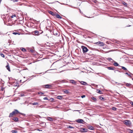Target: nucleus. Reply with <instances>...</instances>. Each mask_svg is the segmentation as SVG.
Instances as JSON below:
<instances>
[{
	"label": "nucleus",
	"instance_id": "6ab92c4d",
	"mask_svg": "<svg viewBox=\"0 0 133 133\" xmlns=\"http://www.w3.org/2000/svg\"><path fill=\"white\" fill-rule=\"evenodd\" d=\"M21 49L23 52H25L26 51V49L23 48H21Z\"/></svg>",
	"mask_w": 133,
	"mask_h": 133
},
{
	"label": "nucleus",
	"instance_id": "9b49d317",
	"mask_svg": "<svg viewBox=\"0 0 133 133\" xmlns=\"http://www.w3.org/2000/svg\"><path fill=\"white\" fill-rule=\"evenodd\" d=\"M70 83L74 84H75L76 83V82L75 81L73 80H70Z\"/></svg>",
	"mask_w": 133,
	"mask_h": 133
},
{
	"label": "nucleus",
	"instance_id": "7c9ffc66",
	"mask_svg": "<svg viewBox=\"0 0 133 133\" xmlns=\"http://www.w3.org/2000/svg\"><path fill=\"white\" fill-rule=\"evenodd\" d=\"M49 100L51 102L53 101L54 100V99L52 98H51Z\"/></svg>",
	"mask_w": 133,
	"mask_h": 133
},
{
	"label": "nucleus",
	"instance_id": "412c9836",
	"mask_svg": "<svg viewBox=\"0 0 133 133\" xmlns=\"http://www.w3.org/2000/svg\"><path fill=\"white\" fill-rule=\"evenodd\" d=\"M125 62L126 63L130 62V60L128 59H125Z\"/></svg>",
	"mask_w": 133,
	"mask_h": 133
},
{
	"label": "nucleus",
	"instance_id": "423d86ee",
	"mask_svg": "<svg viewBox=\"0 0 133 133\" xmlns=\"http://www.w3.org/2000/svg\"><path fill=\"white\" fill-rule=\"evenodd\" d=\"M88 130L87 129L84 128H82L81 129L80 131L82 132H86L88 131Z\"/></svg>",
	"mask_w": 133,
	"mask_h": 133
},
{
	"label": "nucleus",
	"instance_id": "ea45409f",
	"mask_svg": "<svg viewBox=\"0 0 133 133\" xmlns=\"http://www.w3.org/2000/svg\"><path fill=\"white\" fill-rule=\"evenodd\" d=\"M30 51L31 52H33V51H34V50H33L32 49H31L30 50Z\"/></svg>",
	"mask_w": 133,
	"mask_h": 133
},
{
	"label": "nucleus",
	"instance_id": "20e7f679",
	"mask_svg": "<svg viewBox=\"0 0 133 133\" xmlns=\"http://www.w3.org/2000/svg\"><path fill=\"white\" fill-rule=\"evenodd\" d=\"M124 123L127 126H129L130 125L131 123L130 121L128 120H125L124 122Z\"/></svg>",
	"mask_w": 133,
	"mask_h": 133
},
{
	"label": "nucleus",
	"instance_id": "dca6fc26",
	"mask_svg": "<svg viewBox=\"0 0 133 133\" xmlns=\"http://www.w3.org/2000/svg\"><path fill=\"white\" fill-rule=\"evenodd\" d=\"M81 83L82 84L84 85H86L87 84V83L86 82L83 81H82L81 82Z\"/></svg>",
	"mask_w": 133,
	"mask_h": 133
},
{
	"label": "nucleus",
	"instance_id": "a18cd8bd",
	"mask_svg": "<svg viewBox=\"0 0 133 133\" xmlns=\"http://www.w3.org/2000/svg\"><path fill=\"white\" fill-rule=\"evenodd\" d=\"M69 128H73V127H71L70 126H69Z\"/></svg>",
	"mask_w": 133,
	"mask_h": 133
},
{
	"label": "nucleus",
	"instance_id": "c03bdc74",
	"mask_svg": "<svg viewBox=\"0 0 133 133\" xmlns=\"http://www.w3.org/2000/svg\"><path fill=\"white\" fill-rule=\"evenodd\" d=\"M123 4L124 5H126L127 4L126 3H125V2H124L123 3Z\"/></svg>",
	"mask_w": 133,
	"mask_h": 133
},
{
	"label": "nucleus",
	"instance_id": "09e8293b",
	"mask_svg": "<svg viewBox=\"0 0 133 133\" xmlns=\"http://www.w3.org/2000/svg\"><path fill=\"white\" fill-rule=\"evenodd\" d=\"M21 81H22V80H21L20 81L21 82Z\"/></svg>",
	"mask_w": 133,
	"mask_h": 133
},
{
	"label": "nucleus",
	"instance_id": "e433bc0d",
	"mask_svg": "<svg viewBox=\"0 0 133 133\" xmlns=\"http://www.w3.org/2000/svg\"><path fill=\"white\" fill-rule=\"evenodd\" d=\"M129 132L130 133H133V131L131 130H129Z\"/></svg>",
	"mask_w": 133,
	"mask_h": 133
},
{
	"label": "nucleus",
	"instance_id": "f8f14e48",
	"mask_svg": "<svg viewBox=\"0 0 133 133\" xmlns=\"http://www.w3.org/2000/svg\"><path fill=\"white\" fill-rule=\"evenodd\" d=\"M6 69L8 70L9 71H10V69L9 66V64L8 63H7V65L6 66Z\"/></svg>",
	"mask_w": 133,
	"mask_h": 133
},
{
	"label": "nucleus",
	"instance_id": "393cba45",
	"mask_svg": "<svg viewBox=\"0 0 133 133\" xmlns=\"http://www.w3.org/2000/svg\"><path fill=\"white\" fill-rule=\"evenodd\" d=\"M99 44L101 45H104V43L103 42H99Z\"/></svg>",
	"mask_w": 133,
	"mask_h": 133
},
{
	"label": "nucleus",
	"instance_id": "a19ab883",
	"mask_svg": "<svg viewBox=\"0 0 133 133\" xmlns=\"http://www.w3.org/2000/svg\"><path fill=\"white\" fill-rule=\"evenodd\" d=\"M9 62H10L11 63H12L13 62V61H12L11 60H9Z\"/></svg>",
	"mask_w": 133,
	"mask_h": 133
},
{
	"label": "nucleus",
	"instance_id": "2eb2a0df",
	"mask_svg": "<svg viewBox=\"0 0 133 133\" xmlns=\"http://www.w3.org/2000/svg\"><path fill=\"white\" fill-rule=\"evenodd\" d=\"M63 97L61 96H58L57 97V98L59 99H61Z\"/></svg>",
	"mask_w": 133,
	"mask_h": 133
},
{
	"label": "nucleus",
	"instance_id": "b1692460",
	"mask_svg": "<svg viewBox=\"0 0 133 133\" xmlns=\"http://www.w3.org/2000/svg\"><path fill=\"white\" fill-rule=\"evenodd\" d=\"M11 132L13 133H16L17 131L16 130H11Z\"/></svg>",
	"mask_w": 133,
	"mask_h": 133
},
{
	"label": "nucleus",
	"instance_id": "7ed1b4c3",
	"mask_svg": "<svg viewBox=\"0 0 133 133\" xmlns=\"http://www.w3.org/2000/svg\"><path fill=\"white\" fill-rule=\"evenodd\" d=\"M52 87V86L51 85L47 84L44 85L43 87L45 88L51 89Z\"/></svg>",
	"mask_w": 133,
	"mask_h": 133
},
{
	"label": "nucleus",
	"instance_id": "6e6552de",
	"mask_svg": "<svg viewBox=\"0 0 133 133\" xmlns=\"http://www.w3.org/2000/svg\"><path fill=\"white\" fill-rule=\"evenodd\" d=\"M76 122L80 123H83L84 121L83 120L81 119H78L76 120Z\"/></svg>",
	"mask_w": 133,
	"mask_h": 133
},
{
	"label": "nucleus",
	"instance_id": "a211bd4d",
	"mask_svg": "<svg viewBox=\"0 0 133 133\" xmlns=\"http://www.w3.org/2000/svg\"><path fill=\"white\" fill-rule=\"evenodd\" d=\"M63 92L65 94H68L69 92L66 90H63Z\"/></svg>",
	"mask_w": 133,
	"mask_h": 133
},
{
	"label": "nucleus",
	"instance_id": "3c124183",
	"mask_svg": "<svg viewBox=\"0 0 133 133\" xmlns=\"http://www.w3.org/2000/svg\"><path fill=\"white\" fill-rule=\"evenodd\" d=\"M132 80H133V78H132Z\"/></svg>",
	"mask_w": 133,
	"mask_h": 133
},
{
	"label": "nucleus",
	"instance_id": "c9c22d12",
	"mask_svg": "<svg viewBox=\"0 0 133 133\" xmlns=\"http://www.w3.org/2000/svg\"><path fill=\"white\" fill-rule=\"evenodd\" d=\"M43 99L44 100H49V99L47 98V97H44L43 98Z\"/></svg>",
	"mask_w": 133,
	"mask_h": 133
},
{
	"label": "nucleus",
	"instance_id": "8fccbe9b",
	"mask_svg": "<svg viewBox=\"0 0 133 133\" xmlns=\"http://www.w3.org/2000/svg\"><path fill=\"white\" fill-rule=\"evenodd\" d=\"M41 57L39 58H41Z\"/></svg>",
	"mask_w": 133,
	"mask_h": 133
},
{
	"label": "nucleus",
	"instance_id": "1a4fd4ad",
	"mask_svg": "<svg viewBox=\"0 0 133 133\" xmlns=\"http://www.w3.org/2000/svg\"><path fill=\"white\" fill-rule=\"evenodd\" d=\"M54 16H56L57 18L61 19L62 18V17L58 14H55Z\"/></svg>",
	"mask_w": 133,
	"mask_h": 133
},
{
	"label": "nucleus",
	"instance_id": "4468645a",
	"mask_svg": "<svg viewBox=\"0 0 133 133\" xmlns=\"http://www.w3.org/2000/svg\"><path fill=\"white\" fill-rule=\"evenodd\" d=\"M48 12L51 15H52L53 16H55V13L54 12H52V11H48Z\"/></svg>",
	"mask_w": 133,
	"mask_h": 133
},
{
	"label": "nucleus",
	"instance_id": "de8ad7c7",
	"mask_svg": "<svg viewBox=\"0 0 133 133\" xmlns=\"http://www.w3.org/2000/svg\"><path fill=\"white\" fill-rule=\"evenodd\" d=\"M57 34H57V33H56L55 34V35H57Z\"/></svg>",
	"mask_w": 133,
	"mask_h": 133
},
{
	"label": "nucleus",
	"instance_id": "f257e3e1",
	"mask_svg": "<svg viewBox=\"0 0 133 133\" xmlns=\"http://www.w3.org/2000/svg\"><path fill=\"white\" fill-rule=\"evenodd\" d=\"M18 114H20L23 115V114L19 112L17 110L15 109L12 112L9 114V117L10 118L13 117L14 116H15Z\"/></svg>",
	"mask_w": 133,
	"mask_h": 133
},
{
	"label": "nucleus",
	"instance_id": "f704fd0d",
	"mask_svg": "<svg viewBox=\"0 0 133 133\" xmlns=\"http://www.w3.org/2000/svg\"><path fill=\"white\" fill-rule=\"evenodd\" d=\"M13 34H14L15 35H17V34H18V35H19V34L18 33H17V32H13Z\"/></svg>",
	"mask_w": 133,
	"mask_h": 133
},
{
	"label": "nucleus",
	"instance_id": "f3484780",
	"mask_svg": "<svg viewBox=\"0 0 133 133\" xmlns=\"http://www.w3.org/2000/svg\"><path fill=\"white\" fill-rule=\"evenodd\" d=\"M107 68L109 70H114V68L112 66L108 67Z\"/></svg>",
	"mask_w": 133,
	"mask_h": 133
},
{
	"label": "nucleus",
	"instance_id": "39448f33",
	"mask_svg": "<svg viewBox=\"0 0 133 133\" xmlns=\"http://www.w3.org/2000/svg\"><path fill=\"white\" fill-rule=\"evenodd\" d=\"M11 119L14 120L15 122H17L19 121L18 118L16 117H12Z\"/></svg>",
	"mask_w": 133,
	"mask_h": 133
},
{
	"label": "nucleus",
	"instance_id": "bb28decb",
	"mask_svg": "<svg viewBox=\"0 0 133 133\" xmlns=\"http://www.w3.org/2000/svg\"><path fill=\"white\" fill-rule=\"evenodd\" d=\"M121 67L122 68V69H123L124 70L126 71L127 70V69L125 67H124V66H121Z\"/></svg>",
	"mask_w": 133,
	"mask_h": 133
},
{
	"label": "nucleus",
	"instance_id": "f03ea898",
	"mask_svg": "<svg viewBox=\"0 0 133 133\" xmlns=\"http://www.w3.org/2000/svg\"><path fill=\"white\" fill-rule=\"evenodd\" d=\"M82 48L83 50V52L84 53L87 52L88 50L87 48L84 46H82Z\"/></svg>",
	"mask_w": 133,
	"mask_h": 133
},
{
	"label": "nucleus",
	"instance_id": "37998d69",
	"mask_svg": "<svg viewBox=\"0 0 133 133\" xmlns=\"http://www.w3.org/2000/svg\"><path fill=\"white\" fill-rule=\"evenodd\" d=\"M126 74L128 75L129 76H130V75L128 73H126Z\"/></svg>",
	"mask_w": 133,
	"mask_h": 133
},
{
	"label": "nucleus",
	"instance_id": "0eeeda50",
	"mask_svg": "<svg viewBox=\"0 0 133 133\" xmlns=\"http://www.w3.org/2000/svg\"><path fill=\"white\" fill-rule=\"evenodd\" d=\"M46 119L48 120V121L52 122L54 120V118H53L49 117H47L46 118Z\"/></svg>",
	"mask_w": 133,
	"mask_h": 133
},
{
	"label": "nucleus",
	"instance_id": "2f4dec72",
	"mask_svg": "<svg viewBox=\"0 0 133 133\" xmlns=\"http://www.w3.org/2000/svg\"><path fill=\"white\" fill-rule=\"evenodd\" d=\"M0 55L1 56H2V57H4V55L3 54L1 53H0Z\"/></svg>",
	"mask_w": 133,
	"mask_h": 133
},
{
	"label": "nucleus",
	"instance_id": "49530a36",
	"mask_svg": "<svg viewBox=\"0 0 133 133\" xmlns=\"http://www.w3.org/2000/svg\"><path fill=\"white\" fill-rule=\"evenodd\" d=\"M108 59V60H109V61H110V60H111V59H110V58H109V59Z\"/></svg>",
	"mask_w": 133,
	"mask_h": 133
},
{
	"label": "nucleus",
	"instance_id": "58836bf2",
	"mask_svg": "<svg viewBox=\"0 0 133 133\" xmlns=\"http://www.w3.org/2000/svg\"><path fill=\"white\" fill-rule=\"evenodd\" d=\"M85 95H82V96H81V97L82 98H83L85 97Z\"/></svg>",
	"mask_w": 133,
	"mask_h": 133
},
{
	"label": "nucleus",
	"instance_id": "5701e85b",
	"mask_svg": "<svg viewBox=\"0 0 133 133\" xmlns=\"http://www.w3.org/2000/svg\"><path fill=\"white\" fill-rule=\"evenodd\" d=\"M114 65L116 66H117L118 65V64L116 62H115L114 64Z\"/></svg>",
	"mask_w": 133,
	"mask_h": 133
},
{
	"label": "nucleus",
	"instance_id": "cd10ccee",
	"mask_svg": "<svg viewBox=\"0 0 133 133\" xmlns=\"http://www.w3.org/2000/svg\"><path fill=\"white\" fill-rule=\"evenodd\" d=\"M126 86L127 87H129L131 85V84H129L128 83H126Z\"/></svg>",
	"mask_w": 133,
	"mask_h": 133
},
{
	"label": "nucleus",
	"instance_id": "aec40b11",
	"mask_svg": "<svg viewBox=\"0 0 133 133\" xmlns=\"http://www.w3.org/2000/svg\"><path fill=\"white\" fill-rule=\"evenodd\" d=\"M33 105H37L38 104V103L37 102H34L32 103Z\"/></svg>",
	"mask_w": 133,
	"mask_h": 133
},
{
	"label": "nucleus",
	"instance_id": "72a5a7b5",
	"mask_svg": "<svg viewBox=\"0 0 133 133\" xmlns=\"http://www.w3.org/2000/svg\"><path fill=\"white\" fill-rule=\"evenodd\" d=\"M112 110L115 111V110H116V108L115 107H113L112 108Z\"/></svg>",
	"mask_w": 133,
	"mask_h": 133
},
{
	"label": "nucleus",
	"instance_id": "a878e982",
	"mask_svg": "<svg viewBox=\"0 0 133 133\" xmlns=\"http://www.w3.org/2000/svg\"><path fill=\"white\" fill-rule=\"evenodd\" d=\"M91 99L94 101H96V98L94 97H92L91 98Z\"/></svg>",
	"mask_w": 133,
	"mask_h": 133
},
{
	"label": "nucleus",
	"instance_id": "c756f323",
	"mask_svg": "<svg viewBox=\"0 0 133 133\" xmlns=\"http://www.w3.org/2000/svg\"><path fill=\"white\" fill-rule=\"evenodd\" d=\"M16 15L15 14H13L12 16H11V18H13L14 17H16Z\"/></svg>",
	"mask_w": 133,
	"mask_h": 133
},
{
	"label": "nucleus",
	"instance_id": "473e14b6",
	"mask_svg": "<svg viewBox=\"0 0 133 133\" xmlns=\"http://www.w3.org/2000/svg\"><path fill=\"white\" fill-rule=\"evenodd\" d=\"M11 0L13 1V2H17L18 1V0Z\"/></svg>",
	"mask_w": 133,
	"mask_h": 133
},
{
	"label": "nucleus",
	"instance_id": "ddd939ff",
	"mask_svg": "<svg viewBox=\"0 0 133 133\" xmlns=\"http://www.w3.org/2000/svg\"><path fill=\"white\" fill-rule=\"evenodd\" d=\"M34 32L35 33V34L37 35H38L39 34V33L38 31L36 30L34 31Z\"/></svg>",
	"mask_w": 133,
	"mask_h": 133
},
{
	"label": "nucleus",
	"instance_id": "c85d7f7f",
	"mask_svg": "<svg viewBox=\"0 0 133 133\" xmlns=\"http://www.w3.org/2000/svg\"><path fill=\"white\" fill-rule=\"evenodd\" d=\"M38 94L39 95V94H40V95H44V93L43 92H38Z\"/></svg>",
	"mask_w": 133,
	"mask_h": 133
},
{
	"label": "nucleus",
	"instance_id": "4be33fe9",
	"mask_svg": "<svg viewBox=\"0 0 133 133\" xmlns=\"http://www.w3.org/2000/svg\"><path fill=\"white\" fill-rule=\"evenodd\" d=\"M97 92L98 93H99L101 94H102V91H101L100 90H97Z\"/></svg>",
	"mask_w": 133,
	"mask_h": 133
},
{
	"label": "nucleus",
	"instance_id": "4c0bfd02",
	"mask_svg": "<svg viewBox=\"0 0 133 133\" xmlns=\"http://www.w3.org/2000/svg\"><path fill=\"white\" fill-rule=\"evenodd\" d=\"M99 99H101V100H102L103 99H104V98L103 97H100V98H99Z\"/></svg>",
	"mask_w": 133,
	"mask_h": 133
},
{
	"label": "nucleus",
	"instance_id": "9d476101",
	"mask_svg": "<svg viewBox=\"0 0 133 133\" xmlns=\"http://www.w3.org/2000/svg\"><path fill=\"white\" fill-rule=\"evenodd\" d=\"M88 128L89 129L91 130H94V128L91 125L88 126Z\"/></svg>",
	"mask_w": 133,
	"mask_h": 133
},
{
	"label": "nucleus",
	"instance_id": "79ce46f5",
	"mask_svg": "<svg viewBox=\"0 0 133 133\" xmlns=\"http://www.w3.org/2000/svg\"><path fill=\"white\" fill-rule=\"evenodd\" d=\"M130 103L132 105V106H133V102H130Z\"/></svg>",
	"mask_w": 133,
	"mask_h": 133
}]
</instances>
